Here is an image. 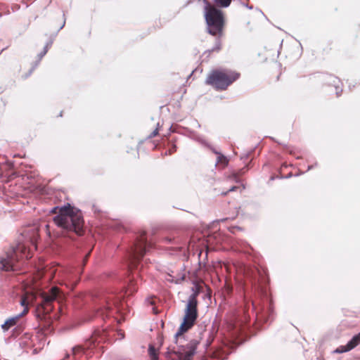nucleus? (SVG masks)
<instances>
[{"label": "nucleus", "mask_w": 360, "mask_h": 360, "mask_svg": "<svg viewBox=\"0 0 360 360\" xmlns=\"http://www.w3.org/2000/svg\"><path fill=\"white\" fill-rule=\"evenodd\" d=\"M53 221L67 234L74 233L80 236L83 233V217L79 211L75 212L69 203L59 209V212L54 217Z\"/></svg>", "instance_id": "obj_3"}, {"label": "nucleus", "mask_w": 360, "mask_h": 360, "mask_svg": "<svg viewBox=\"0 0 360 360\" xmlns=\"http://www.w3.org/2000/svg\"><path fill=\"white\" fill-rule=\"evenodd\" d=\"M28 312V308H24L23 311L9 319H8L4 323L1 325V328L4 331H8L11 327L15 326L17 324L18 321L24 315H25Z\"/></svg>", "instance_id": "obj_12"}, {"label": "nucleus", "mask_w": 360, "mask_h": 360, "mask_svg": "<svg viewBox=\"0 0 360 360\" xmlns=\"http://www.w3.org/2000/svg\"><path fill=\"white\" fill-rule=\"evenodd\" d=\"M110 297L106 295H102L98 298L97 302V311L101 312L103 315L104 313L107 314V316L112 315L114 311H118V307H117V302H114L112 304L110 302Z\"/></svg>", "instance_id": "obj_9"}, {"label": "nucleus", "mask_w": 360, "mask_h": 360, "mask_svg": "<svg viewBox=\"0 0 360 360\" xmlns=\"http://www.w3.org/2000/svg\"><path fill=\"white\" fill-rule=\"evenodd\" d=\"M244 302H245V307H247V306L249 304V303H251L252 307L255 308L254 302L251 300L248 299L245 296L244 297Z\"/></svg>", "instance_id": "obj_29"}, {"label": "nucleus", "mask_w": 360, "mask_h": 360, "mask_svg": "<svg viewBox=\"0 0 360 360\" xmlns=\"http://www.w3.org/2000/svg\"><path fill=\"white\" fill-rule=\"evenodd\" d=\"M350 350H352V349H349L348 345L347 344L346 345H343V346H340V347H338L334 351V352L335 353H338V354H340V353H343V352H347L350 351Z\"/></svg>", "instance_id": "obj_22"}, {"label": "nucleus", "mask_w": 360, "mask_h": 360, "mask_svg": "<svg viewBox=\"0 0 360 360\" xmlns=\"http://www.w3.org/2000/svg\"><path fill=\"white\" fill-rule=\"evenodd\" d=\"M34 230V233L32 237L30 238V240L32 245H35V243L37 242V238H38V233L37 231L35 228L33 229Z\"/></svg>", "instance_id": "obj_27"}, {"label": "nucleus", "mask_w": 360, "mask_h": 360, "mask_svg": "<svg viewBox=\"0 0 360 360\" xmlns=\"http://www.w3.org/2000/svg\"><path fill=\"white\" fill-rule=\"evenodd\" d=\"M198 127H200V124L197 122Z\"/></svg>", "instance_id": "obj_40"}, {"label": "nucleus", "mask_w": 360, "mask_h": 360, "mask_svg": "<svg viewBox=\"0 0 360 360\" xmlns=\"http://www.w3.org/2000/svg\"><path fill=\"white\" fill-rule=\"evenodd\" d=\"M176 150V146L175 144H172L170 148L165 152V154L171 155L174 153Z\"/></svg>", "instance_id": "obj_28"}, {"label": "nucleus", "mask_w": 360, "mask_h": 360, "mask_svg": "<svg viewBox=\"0 0 360 360\" xmlns=\"http://www.w3.org/2000/svg\"><path fill=\"white\" fill-rule=\"evenodd\" d=\"M192 139L193 140L198 141L202 146L207 147L208 148H212V146L205 139H204L201 136H200L195 133H193Z\"/></svg>", "instance_id": "obj_16"}, {"label": "nucleus", "mask_w": 360, "mask_h": 360, "mask_svg": "<svg viewBox=\"0 0 360 360\" xmlns=\"http://www.w3.org/2000/svg\"><path fill=\"white\" fill-rule=\"evenodd\" d=\"M221 40L219 38H217L215 41L214 46L212 47V49L211 50H209L208 51L210 53L212 52V51H219L221 49Z\"/></svg>", "instance_id": "obj_20"}, {"label": "nucleus", "mask_w": 360, "mask_h": 360, "mask_svg": "<svg viewBox=\"0 0 360 360\" xmlns=\"http://www.w3.org/2000/svg\"><path fill=\"white\" fill-rule=\"evenodd\" d=\"M150 243L147 241L145 233L141 234L136 238L132 245L127 251V257L128 260V266L131 270L135 269L134 272L131 273L127 278V286L125 288V294L131 295L136 292L138 288V278H139V265L140 260L143 257L144 254L148 248L151 247Z\"/></svg>", "instance_id": "obj_2"}, {"label": "nucleus", "mask_w": 360, "mask_h": 360, "mask_svg": "<svg viewBox=\"0 0 360 360\" xmlns=\"http://www.w3.org/2000/svg\"><path fill=\"white\" fill-rule=\"evenodd\" d=\"M53 41V39H50L44 46V47H47V51H49V49L51 46Z\"/></svg>", "instance_id": "obj_32"}, {"label": "nucleus", "mask_w": 360, "mask_h": 360, "mask_svg": "<svg viewBox=\"0 0 360 360\" xmlns=\"http://www.w3.org/2000/svg\"><path fill=\"white\" fill-rule=\"evenodd\" d=\"M240 77L238 72L230 70H213L207 75L205 83L218 91L226 90Z\"/></svg>", "instance_id": "obj_6"}, {"label": "nucleus", "mask_w": 360, "mask_h": 360, "mask_svg": "<svg viewBox=\"0 0 360 360\" xmlns=\"http://www.w3.org/2000/svg\"><path fill=\"white\" fill-rule=\"evenodd\" d=\"M248 171V166L245 165L243 168L234 170L231 173V176L233 178V180H240V179L245 175V174Z\"/></svg>", "instance_id": "obj_15"}, {"label": "nucleus", "mask_w": 360, "mask_h": 360, "mask_svg": "<svg viewBox=\"0 0 360 360\" xmlns=\"http://www.w3.org/2000/svg\"><path fill=\"white\" fill-rule=\"evenodd\" d=\"M89 254H90V252H89L86 255V257H85V258L84 259V262H86V260L87 259V257H89Z\"/></svg>", "instance_id": "obj_36"}, {"label": "nucleus", "mask_w": 360, "mask_h": 360, "mask_svg": "<svg viewBox=\"0 0 360 360\" xmlns=\"http://www.w3.org/2000/svg\"><path fill=\"white\" fill-rule=\"evenodd\" d=\"M216 4L222 8L228 7L231 2V0H214Z\"/></svg>", "instance_id": "obj_18"}, {"label": "nucleus", "mask_w": 360, "mask_h": 360, "mask_svg": "<svg viewBox=\"0 0 360 360\" xmlns=\"http://www.w3.org/2000/svg\"><path fill=\"white\" fill-rule=\"evenodd\" d=\"M65 25V19H64V21H63V24L61 25V26L60 27L58 30H60L61 29H63Z\"/></svg>", "instance_id": "obj_34"}, {"label": "nucleus", "mask_w": 360, "mask_h": 360, "mask_svg": "<svg viewBox=\"0 0 360 360\" xmlns=\"http://www.w3.org/2000/svg\"><path fill=\"white\" fill-rule=\"evenodd\" d=\"M150 360H158V356H154V357H151Z\"/></svg>", "instance_id": "obj_37"}, {"label": "nucleus", "mask_w": 360, "mask_h": 360, "mask_svg": "<svg viewBox=\"0 0 360 360\" xmlns=\"http://www.w3.org/2000/svg\"><path fill=\"white\" fill-rule=\"evenodd\" d=\"M92 210L93 211L96 213V212H100V210L98 208V207L96 205H92Z\"/></svg>", "instance_id": "obj_33"}, {"label": "nucleus", "mask_w": 360, "mask_h": 360, "mask_svg": "<svg viewBox=\"0 0 360 360\" xmlns=\"http://www.w3.org/2000/svg\"><path fill=\"white\" fill-rule=\"evenodd\" d=\"M210 149L214 154L217 155L215 165L219 166L222 168L225 167L229 163L228 158L224 155H223L222 153H221L220 152H219L216 149H214L212 146V148H210Z\"/></svg>", "instance_id": "obj_14"}, {"label": "nucleus", "mask_w": 360, "mask_h": 360, "mask_svg": "<svg viewBox=\"0 0 360 360\" xmlns=\"http://www.w3.org/2000/svg\"><path fill=\"white\" fill-rule=\"evenodd\" d=\"M200 286L195 285L192 288L193 293L188 297L184 311L183 322L178 331L174 335V342L176 347L167 348L165 356L171 360H192L196 352L200 342L198 340L185 339L184 333L188 331L194 325L198 318L197 297L200 292Z\"/></svg>", "instance_id": "obj_1"}, {"label": "nucleus", "mask_w": 360, "mask_h": 360, "mask_svg": "<svg viewBox=\"0 0 360 360\" xmlns=\"http://www.w3.org/2000/svg\"><path fill=\"white\" fill-rule=\"evenodd\" d=\"M245 188V186H243L241 187L240 186H231L229 190L226 192H222L221 194L222 195H226L228 192H231V191H239L240 192H241V191L243 189Z\"/></svg>", "instance_id": "obj_21"}, {"label": "nucleus", "mask_w": 360, "mask_h": 360, "mask_svg": "<svg viewBox=\"0 0 360 360\" xmlns=\"http://www.w3.org/2000/svg\"><path fill=\"white\" fill-rule=\"evenodd\" d=\"M313 167H314V165L309 166L308 169L309 170V169H312Z\"/></svg>", "instance_id": "obj_38"}, {"label": "nucleus", "mask_w": 360, "mask_h": 360, "mask_svg": "<svg viewBox=\"0 0 360 360\" xmlns=\"http://www.w3.org/2000/svg\"><path fill=\"white\" fill-rule=\"evenodd\" d=\"M62 293L57 287H52L48 292H43L40 294V302L37 304V316L40 318L51 312L53 309V302H60Z\"/></svg>", "instance_id": "obj_7"}, {"label": "nucleus", "mask_w": 360, "mask_h": 360, "mask_svg": "<svg viewBox=\"0 0 360 360\" xmlns=\"http://www.w3.org/2000/svg\"><path fill=\"white\" fill-rule=\"evenodd\" d=\"M323 80L324 81L326 84L328 86H332L335 88L337 96H340L341 95V93L342 91V82L338 77L333 75L327 74L323 75Z\"/></svg>", "instance_id": "obj_11"}, {"label": "nucleus", "mask_w": 360, "mask_h": 360, "mask_svg": "<svg viewBox=\"0 0 360 360\" xmlns=\"http://www.w3.org/2000/svg\"><path fill=\"white\" fill-rule=\"evenodd\" d=\"M280 174H281V176L278 177V176H270V179L269 180H271V181H274V180H276V179L277 178H280V179H288V178H290L291 176H293L292 173V172H288L287 174H283L282 171L280 172Z\"/></svg>", "instance_id": "obj_19"}, {"label": "nucleus", "mask_w": 360, "mask_h": 360, "mask_svg": "<svg viewBox=\"0 0 360 360\" xmlns=\"http://www.w3.org/2000/svg\"><path fill=\"white\" fill-rule=\"evenodd\" d=\"M360 343V333L355 335L348 342L349 349H354Z\"/></svg>", "instance_id": "obj_17"}, {"label": "nucleus", "mask_w": 360, "mask_h": 360, "mask_svg": "<svg viewBox=\"0 0 360 360\" xmlns=\"http://www.w3.org/2000/svg\"><path fill=\"white\" fill-rule=\"evenodd\" d=\"M47 52H48L47 47H44L43 51L38 54V56H37L38 60H37V61L35 62V63H37V65H39L40 60L46 54Z\"/></svg>", "instance_id": "obj_25"}, {"label": "nucleus", "mask_w": 360, "mask_h": 360, "mask_svg": "<svg viewBox=\"0 0 360 360\" xmlns=\"http://www.w3.org/2000/svg\"><path fill=\"white\" fill-rule=\"evenodd\" d=\"M158 134V129H155L149 136V138L155 137Z\"/></svg>", "instance_id": "obj_31"}, {"label": "nucleus", "mask_w": 360, "mask_h": 360, "mask_svg": "<svg viewBox=\"0 0 360 360\" xmlns=\"http://www.w3.org/2000/svg\"><path fill=\"white\" fill-rule=\"evenodd\" d=\"M246 6L249 8V9H252V6H250L248 5H246Z\"/></svg>", "instance_id": "obj_39"}, {"label": "nucleus", "mask_w": 360, "mask_h": 360, "mask_svg": "<svg viewBox=\"0 0 360 360\" xmlns=\"http://www.w3.org/2000/svg\"><path fill=\"white\" fill-rule=\"evenodd\" d=\"M214 356H202L200 360H215L216 359L220 358L219 354L217 353H213Z\"/></svg>", "instance_id": "obj_24"}, {"label": "nucleus", "mask_w": 360, "mask_h": 360, "mask_svg": "<svg viewBox=\"0 0 360 360\" xmlns=\"http://www.w3.org/2000/svg\"><path fill=\"white\" fill-rule=\"evenodd\" d=\"M20 304L23 307H25V308L27 307V300H26V298H22L20 301Z\"/></svg>", "instance_id": "obj_30"}, {"label": "nucleus", "mask_w": 360, "mask_h": 360, "mask_svg": "<svg viewBox=\"0 0 360 360\" xmlns=\"http://www.w3.org/2000/svg\"><path fill=\"white\" fill-rule=\"evenodd\" d=\"M148 354L150 358L158 356L157 349L152 345H149Z\"/></svg>", "instance_id": "obj_23"}, {"label": "nucleus", "mask_w": 360, "mask_h": 360, "mask_svg": "<svg viewBox=\"0 0 360 360\" xmlns=\"http://www.w3.org/2000/svg\"><path fill=\"white\" fill-rule=\"evenodd\" d=\"M232 290V288L227 285V291L228 292H231Z\"/></svg>", "instance_id": "obj_35"}, {"label": "nucleus", "mask_w": 360, "mask_h": 360, "mask_svg": "<svg viewBox=\"0 0 360 360\" xmlns=\"http://www.w3.org/2000/svg\"><path fill=\"white\" fill-rule=\"evenodd\" d=\"M24 257L26 259L31 257L30 250L25 245L18 243L15 246L11 247L0 255V270L16 271L18 262Z\"/></svg>", "instance_id": "obj_4"}, {"label": "nucleus", "mask_w": 360, "mask_h": 360, "mask_svg": "<svg viewBox=\"0 0 360 360\" xmlns=\"http://www.w3.org/2000/svg\"><path fill=\"white\" fill-rule=\"evenodd\" d=\"M229 328L233 338L236 340L237 338L244 332V328L240 322L230 323Z\"/></svg>", "instance_id": "obj_13"}, {"label": "nucleus", "mask_w": 360, "mask_h": 360, "mask_svg": "<svg viewBox=\"0 0 360 360\" xmlns=\"http://www.w3.org/2000/svg\"><path fill=\"white\" fill-rule=\"evenodd\" d=\"M107 338V333L105 331H95L92 336L88 340L84 346L77 345L72 348L73 355L80 352H84L86 349H92L96 347V342L100 343Z\"/></svg>", "instance_id": "obj_8"}, {"label": "nucleus", "mask_w": 360, "mask_h": 360, "mask_svg": "<svg viewBox=\"0 0 360 360\" xmlns=\"http://www.w3.org/2000/svg\"><path fill=\"white\" fill-rule=\"evenodd\" d=\"M58 275L63 282H66L65 285L72 290L76 286L78 281L77 273L74 271L72 267L63 268L58 271Z\"/></svg>", "instance_id": "obj_10"}, {"label": "nucleus", "mask_w": 360, "mask_h": 360, "mask_svg": "<svg viewBox=\"0 0 360 360\" xmlns=\"http://www.w3.org/2000/svg\"><path fill=\"white\" fill-rule=\"evenodd\" d=\"M204 15L207 24V29L209 34L219 37L222 34L224 25V18L222 11L208 0H203Z\"/></svg>", "instance_id": "obj_5"}, {"label": "nucleus", "mask_w": 360, "mask_h": 360, "mask_svg": "<svg viewBox=\"0 0 360 360\" xmlns=\"http://www.w3.org/2000/svg\"><path fill=\"white\" fill-rule=\"evenodd\" d=\"M37 67V63H34L32 65V67L31 68V69L29 70V72L27 73H26L25 75H22V78L25 79L27 77H29Z\"/></svg>", "instance_id": "obj_26"}]
</instances>
